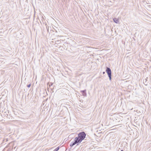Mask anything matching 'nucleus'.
I'll list each match as a JSON object with an SVG mask.
<instances>
[{
    "instance_id": "1",
    "label": "nucleus",
    "mask_w": 151,
    "mask_h": 151,
    "mask_svg": "<svg viewBox=\"0 0 151 151\" xmlns=\"http://www.w3.org/2000/svg\"><path fill=\"white\" fill-rule=\"evenodd\" d=\"M75 142H74L71 143L70 144V146L72 147L75 144L77 143H81L82 140L78 137H76L74 139Z\"/></svg>"
},
{
    "instance_id": "2",
    "label": "nucleus",
    "mask_w": 151,
    "mask_h": 151,
    "mask_svg": "<svg viewBox=\"0 0 151 151\" xmlns=\"http://www.w3.org/2000/svg\"><path fill=\"white\" fill-rule=\"evenodd\" d=\"M78 136V137L82 141L85 138L86 134L84 132H83L79 133Z\"/></svg>"
},
{
    "instance_id": "3",
    "label": "nucleus",
    "mask_w": 151,
    "mask_h": 151,
    "mask_svg": "<svg viewBox=\"0 0 151 151\" xmlns=\"http://www.w3.org/2000/svg\"><path fill=\"white\" fill-rule=\"evenodd\" d=\"M106 72L107 73L110 80H111V70L110 68L107 67L106 70Z\"/></svg>"
},
{
    "instance_id": "4",
    "label": "nucleus",
    "mask_w": 151,
    "mask_h": 151,
    "mask_svg": "<svg viewBox=\"0 0 151 151\" xmlns=\"http://www.w3.org/2000/svg\"><path fill=\"white\" fill-rule=\"evenodd\" d=\"M114 21L116 23H118L119 22V19L117 18H114L113 19Z\"/></svg>"
},
{
    "instance_id": "5",
    "label": "nucleus",
    "mask_w": 151,
    "mask_h": 151,
    "mask_svg": "<svg viewBox=\"0 0 151 151\" xmlns=\"http://www.w3.org/2000/svg\"><path fill=\"white\" fill-rule=\"evenodd\" d=\"M81 91L82 92L83 95V96H86V90Z\"/></svg>"
},
{
    "instance_id": "6",
    "label": "nucleus",
    "mask_w": 151,
    "mask_h": 151,
    "mask_svg": "<svg viewBox=\"0 0 151 151\" xmlns=\"http://www.w3.org/2000/svg\"><path fill=\"white\" fill-rule=\"evenodd\" d=\"M59 149V147H58L55 149L53 151H58Z\"/></svg>"
},
{
    "instance_id": "7",
    "label": "nucleus",
    "mask_w": 151,
    "mask_h": 151,
    "mask_svg": "<svg viewBox=\"0 0 151 151\" xmlns=\"http://www.w3.org/2000/svg\"><path fill=\"white\" fill-rule=\"evenodd\" d=\"M30 86H31L30 84L27 85V87H28V88H29L30 87Z\"/></svg>"
},
{
    "instance_id": "8",
    "label": "nucleus",
    "mask_w": 151,
    "mask_h": 151,
    "mask_svg": "<svg viewBox=\"0 0 151 151\" xmlns=\"http://www.w3.org/2000/svg\"><path fill=\"white\" fill-rule=\"evenodd\" d=\"M105 73V72H103V74H104V73Z\"/></svg>"
},
{
    "instance_id": "9",
    "label": "nucleus",
    "mask_w": 151,
    "mask_h": 151,
    "mask_svg": "<svg viewBox=\"0 0 151 151\" xmlns=\"http://www.w3.org/2000/svg\"><path fill=\"white\" fill-rule=\"evenodd\" d=\"M121 151H123V150H121Z\"/></svg>"
}]
</instances>
